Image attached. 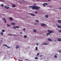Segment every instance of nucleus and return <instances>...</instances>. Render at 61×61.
<instances>
[{
	"label": "nucleus",
	"mask_w": 61,
	"mask_h": 61,
	"mask_svg": "<svg viewBox=\"0 0 61 61\" xmlns=\"http://www.w3.org/2000/svg\"><path fill=\"white\" fill-rule=\"evenodd\" d=\"M29 7H31L33 9H37L38 10H39L40 8V7L39 6H29Z\"/></svg>",
	"instance_id": "nucleus-1"
},
{
	"label": "nucleus",
	"mask_w": 61,
	"mask_h": 61,
	"mask_svg": "<svg viewBox=\"0 0 61 61\" xmlns=\"http://www.w3.org/2000/svg\"><path fill=\"white\" fill-rule=\"evenodd\" d=\"M48 32H49L47 33V35H46V36H48L49 35H50V34H51V33H53L54 32V31L50 30H48Z\"/></svg>",
	"instance_id": "nucleus-2"
},
{
	"label": "nucleus",
	"mask_w": 61,
	"mask_h": 61,
	"mask_svg": "<svg viewBox=\"0 0 61 61\" xmlns=\"http://www.w3.org/2000/svg\"><path fill=\"white\" fill-rule=\"evenodd\" d=\"M7 46V48H10V47L9 46H7V45H3V46Z\"/></svg>",
	"instance_id": "nucleus-3"
},
{
	"label": "nucleus",
	"mask_w": 61,
	"mask_h": 61,
	"mask_svg": "<svg viewBox=\"0 0 61 61\" xmlns=\"http://www.w3.org/2000/svg\"><path fill=\"white\" fill-rule=\"evenodd\" d=\"M41 26H46V24L44 23H43L41 24Z\"/></svg>",
	"instance_id": "nucleus-4"
},
{
	"label": "nucleus",
	"mask_w": 61,
	"mask_h": 61,
	"mask_svg": "<svg viewBox=\"0 0 61 61\" xmlns=\"http://www.w3.org/2000/svg\"><path fill=\"white\" fill-rule=\"evenodd\" d=\"M57 41H59V42H61V39L60 38H59L57 40Z\"/></svg>",
	"instance_id": "nucleus-5"
},
{
	"label": "nucleus",
	"mask_w": 61,
	"mask_h": 61,
	"mask_svg": "<svg viewBox=\"0 0 61 61\" xmlns=\"http://www.w3.org/2000/svg\"><path fill=\"white\" fill-rule=\"evenodd\" d=\"M3 19L5 23H6V20H5V18H3Z\"/></svg>",
	"instance_id": "nucleus-6"
},
{
	"label": "nucleus",
	"mask_w": 61,
	"mask_h": 61,
	"mask_svg": "<svg viewBox=\"0 0 61 61\" xmlns=\"http://www.w3.org/2000/svg\"><path fill=\"white\" fill-rule=\"evenodd\" d=\"M5 8H6L7 9H8V8H9V7H7V6H5Z\"/></svg>",
	"instance_id": "nucleus-7"
},
{
	"label": "nucleus",
	"mask_w": 61,
	"mask_h": 61,
	"mask_svg": "<svg viewBox=\"0 0 61 61\" xmlns=\"http://www.w3.org/2000/svg\"><path fill=\"white\" fill-rule=\"evenodd\" d=\"M9 19L11 21H12L13 20V18H12V17H10Z\"/></svg>",
	"instance_id": "nucleus-8"
},
{
	"label": "nucleus",
	"mask_w": 61,
	"mask_h": 61,
	"mask_svg": "<svg viewBox=\"0 0 61 61\" xmlns=\"http://www.w3.org/2000/svg\"><path fill=\"white\" fill-rule=\"evenodd\" d=\"M48 41H52L51 39L50 38H48Z\"/></svg>",
	"instance_id": "nucleus-9"
},
{
	"label": "nucleus",
	"mask_w": 61,
	"mask_h": 61,
	"mask_svg": "<svg viewBox=\"0 0 61 61\" xmlns=\"http://www.w3.org/2000/svg\"><path fill=\"white\" fill-rule=\"evenodd\" d=\"M16 6V5H15V4H13L12 5V7H15Z\"/></svg>",
	"instance_id": "nucleus-10"
},
{
	"label": "nucleus",
	"mask_w": 61,
	"mask_h": 61,
	"mask_svg": "<svg viewBox=\"0 0 61 61\" xmlns=\"http://www.w3.org/2000/svg\"><path fill=\"white\" fill-rule=\"evenodd\" d=\"M43 45H48V44L46 43H44L43 44Z\"/></svg>",
	"instance_id": "nucleus-11"
},
{
	"label": "nucleus",
	"mask_w": 61,
	"mask_h": 61,
	"mask_svg": "<svg viewBox=\"0 0 61 61\" xmlns=\"http://www.w3.org/2000/svg\"><path fill=\"white\" fill-rule=\"evenodd\" d=\"M56 26L58 28H61V26H60L59 25H57Z\"/></svg>",
	"instance_id": "nucleus-12"
},
{
	"label": "nucleus",
	"mask_w": 61,
	"mask_h": 61,
	"mask_svg": "<svg viewBox=\"0 0 61 61\" xmlns=\"http://www.w3.org/2000/svg\"><path fill=\"white\" fill-rule=\"evenodd\" d=\"M58 22L60 23H61V20H58Z\"/></svg>",
	"instance_id": "nucleus-13"
},
{
	"label": "nucleus",
	"mask_w": 61,
	"mask_h": 61,
	"mask_svg": "<svg viewBox=\"0 0 61 61\" xmlns=\"http://www.w3.org/2000/svg\"><path fill=\"white\" fill-rule=\"evenodd\" d=\"M19 46L17 45L16 46V49H17L18 48H19Z\"/></svg>",
	"instance_id": "nucleus-14"
},
{
	"label": "nucleus",
	"mask_w": 61,
	"mask_h": 61,
	"mask_svg": "<svg viewBox=\"0 0 61 61\" xmlns=\"http://www.w3.org/2000/svg\"><path fill=\"white\" fill-rule=\"evenodd\" d=\"M30 15H31V16H35V15L33 14H30Z\"/></svg>",
	"instance_id": "nucleus-15"
},
{
	"label": "nucleus",
	"mask_w": 61,
	"mask_h": 61,
	"mask_svg": "<svg viewBox=\"0 0 61 61\" xmlns=\"http://www.w3.org/2000/svg\"><path fill=\"white\" fill-rule=\"evenodd\" d=\"M45 17H46V18H48V15H46Z\"/></svg>",
	"instance_id": "nucleus-16"
},
{
	"label": "nucleus",
	"mask_w": 61,
	"mask_h": 61,
	"mask_svg": "<svg viewBox=\"0 0 61 61\" xmlns=\"http://www.w3.org/2000/svg\"><path fill=\"white\" fill-rule=\"evenodd\" d=\"M33 30H34V33H36V29H34Z\"/></svg>",
	"instance_id": "nucleus-17"
},
{
	"label": "nucleus",
	"mask_w": 61,
	"mask_h": 61,
	"mask_svg": "<svg viewBox=\"0 0 61 61\" xmlns=\"http://www.w3.org/2000/svg\"><path fill=\"white\" fill-rule=\"evenodd\" d=\"M35 50L37 51L38 50V48L37 47H36Z\"/></svg>",
	"instance_id": "nucleus-18"
},
{
	"label": "nucleus",
	"mask_w": 61,
	"mask_h": 61,
	"mask_svg": "<svg viewBox=\"0 0 61 61\" xmlns=\"http://www.w3.org/2000/svg\"><path fill=\"white\" fill-rule=\"evenodd\" d=\"M13 28L14 29H16V27L15 26H13Z\"/></svg>",
	"instance_id": "nucleus-19"
},
{
	"label": "nucleus",
	"mask_w": 61,
	"mask_h": 61,
	"mask_svg": "<svg viewBox=\"0 0 61 61\" xmlns=\"http://www.w3.org/2000/svg\"><path fill=\"white\" fill-rule=\"evenodd\" d=\"M54 57H55V58H57V56H56V55H55Z\"/></svg>",
	"instance_id": "nucleus-20"
},
{
	"label": "nucleus",
	"mask_w": 61,
	"mask_h": 61,
	"mask_svg": "<svg viewBox=\"0 0 61 61\" xmlns=\"http://www.w3.org/2000/svg\"><path fill=\"white\" fill-rule=\"evenodd\" d=\"M0 33L1 35H3V34H4V33H3V32H1Z\"/></svg>",
	"instance_id": "nucleus-21"
},
{
	"label": "nucleus",
	"mask_w": 61,
	"mask_h": 61,
	"mask_svg": "<svg viewBox=\"0 0 61 61\" xmlns=\"http://www.w3.org/2000/svg\"><path fill=\"white\" fill-rule=\"evenodd\" d=\"M11 24L12 25H14L15 24V23H14V22H12Z\"/></svg>",
	"instance_id": "nucleus-22"
},
{
	"label": "nucleus",
	"mask_w": 61,
	"mask_h": 61,
	"mask_svg": "<svg viewBox=\"0 0 61 61\" xmlns=\"http://www.w3.org/2000/svg\"><path fill=\"white\" fill-rule=\"evenodd\" d=\"M44 4L46 5H48V4H47V3H44Z\"/></svg>",
	"instance_id": "nucleus-23"
},
{
	"label": "nucleus",
	"mask_w": 61,
	"mask_h": 61,
	"mask_svg": "<svg viewBox=\"0 0 61 61\" xmlns=\"http://www.w3.org/2000/svg\"><path fill=\"white\" fill-rule=\"evenodd\" d=\"M35 59H38V58L36 57H35Z\"/></svg>",
	"instance_id": "nucleus-24"
},
{
	"label": "nucleus",
	"mask_w": 61,
	"mask_h": 61,
	"mask_svg": "<svg viewBox=\"0 0 61 61\" xmlns=\"http://www.w3.org/2000/svg\"><path fill=\"white\" fill-rule=\"evenodd\" d=\"M36 21L37 22H39V20H36Z\"/></svg>",
	"instance_id": "nucleus-25"
},
{
	"label": "nucleus",
	"mask_w": 61,
	"mask_h": 61,
	"mask_svg": "<svg viewBox=\"0 0 61 61\" xmlns=\"http://www.w3.org/2000/svg\"><path fill=\"white\" fill-rule=\"evenodd\" d=\"M34 12L36 14H37L38 13V12H37V11H34Z\"/></svg>",
	"instance_id": "nucleus-26"
},
{
	"label": "nucleus",
	"mask_w": 61,
	"mask_h": 61,
	"mask_svg": "<svg viewBox=\"0 0 61 61\" xmlns=\"http://www.w3.org/2000/svg\"><path fill=\"white\" fill-rule=\"evenodd\" d=\"M24 37L25 38H26V37H27V36H26L25 35L24 36Z\"/></svg>",
	"instance_id": "nucleus-27"
},
{
	"label": "nucleus",
	"mask_w": 61,
	"mask_h": 61,
	"mask_svg": "<svg viewBox=\"0 0 61 61\" xmlns=\"http://www.w3.org/2000/svg\"><path fill=\"white\" fill-rule=\"evenodd\" d=\"M1 6H2V7H4V5L3 4H1Z\"/></svg>",
	"instance_id": "nucleus-28"
},
{
	"label": "nucleus",
	"mask_w": 61,
	"mask_h": 61,
	"mask_svg": "<svg viewBox=\"0 0 61 61\" xmlns=\"http://www.w3.org/2000/svg\"><path fill=\"white\" fill-rule=\"evenodd\" d=\"M2 32H5V30H2Z\"/></svg>",
	"instance_id": "nucleus-29"
},
{
	"label": "nucleus",
	"mask_w": 61,
	"mask_h": 61,
	"mask_svg": "<svg viewBox=\"0 0 61 61\" xmlns=\"http://www.w3.org/2000/svg\"><path fill=\"white\" fill-rule=\"evenodd\" d=\"M43 6H46V5L45 4H43Z\"/></svg>",
	"instance_id": "nucleus-30"
},
{
	"label": "nucleus",
	"mask_w": 61,
	"mask_h": 61,
	"mask_svg": "<svg viewBox=\"0 0 61 61\" xmlns=\"http://www.w3.org/2000/svg\"><path fill=\"white\" fill-rule=\"evenodd\" d=\"M60 51H59V53H61V49H60Z\"/></svg>",
	"instance_id": "nucleus-31"
},
{
	"label": "nucleus",
	"mask_w": 61,
	"mask_h": 61,
	"mask_svg": "<svg viewBox=\"0 0 61 61\" xmlns=\"http://www.w3.org/2000/svg\"><path fill=\"white\" fill-rule=\"evenodd\" d=\"M16 28H19V27L18 26H16Z\"/></svg>",
	"instance_id": "nucleus-32"
},
{
	"label": "nucleus",
	"mask_w": 61,
	"mask_h": 61,
	"mask_svg": "<svg viewBox=\"0 0 61 61\" xmlns=\"http://www.w3.org/2000/svg\"><path fill=\"white\" fill-rule=\"evenodd\" d=\"M23 30L24 31H25V28H24L23 29Z\"/></svg>",
	"instance_id": "nucleus-33"
},
{
	"label": "nucleus",
	"mask_w": 61,
	"mask_h": 61,
	"mask_svg": "<svg viewBox=\"0 0 61 61\" xmlns=\"http://www.w3.org/2000/svg\"><path fill=\"white\" fill-rule=\"evenodd\" d=\"M15 34H12V36H15Z\"/></svg>",
	"instance_id": "nucleus-34"
},
{
	"label": "nucleus",
	"mask_w": 61,
	"mask_h": 61,
	"mask_svg": "<svg viewBox=\"0 0 61 61\" xmlns=\"http://www.w3.org/2000/svg\"><path fill=\"white\" fill-rule=\"evenodd\" d=\"M7 26H10L8 24H7Z\"/></svg>",
	"instance_id": "nucleus-35"
},
{
	"label": "nucleus",
	"mask_w": 61,
	"mask_h": 61,
	"mask_svg": "<svg viewBox=\"0 0 61 61\" xmlns=\"http://www.w3.org/2000/svg\"><path fill=\"white\" fill-rule=\"evenodd\" d=\"M39 55V53H38L37 54V56H38Z\"/></svg>",
	"instance_id": "nucleus-36"
},
{
	"label": "nucleus",
	"mask_w": 61,
	"mask_h": 61,
	"mask_svg": "<svg viewBox=\"0 0 61 61\" xmlns=\"http://www.w3.org/2000/svg\"><path fill=\"white\" fill-rule=\"evenodd\" d=\"M49 6H51V7H52V6H47V7H49Z\"/></svg>",
	"instance_id": "nucleus-37"
},
{
	"label": "nucleus",
	"mask_w": 61,
	"mask_h": 61,
	"mask_svg": "<svg viewBox=\"0 0 61 61\" xmlns=\"http://www.w3.org/2000/svg\"><path fill=\"white\" fill-rule=\"evenodd\" d=\"M59 32H60V33H61V30H59Z\"/></svg>",
	"instance_id": "nucleus-38"
},
{
	"label": "nucleus",
	"mask_w": 61,
	"mask_h": 61,
	"mask_svg": "<svg viewBox=\"0 0 61 61\" xmlns=\"http://www.w3.org/2000/svg\"><path fill=\"white\" fill-rule=\"evenodd\" d=\"M20 34H23V33H22L21 32H20Z\"/></svg>",
	"instance_id": "nucleus-39"
},
{
	"label": "nucleus",
	"mask_w": 61,
	"mask_h": 61,
	"mask_svg": "<svg viewBox=\"0 0 61 61\" xmlns=\"http://www.w3.org/2000/svg\"><path fill=\"white\" fill-rule=\"evenodd\" d=\"M34 25H37V24H36V23H35L34 24Z\"/></svg>",
	"instance_id": "nucleus-40"
},
{
	"label": "nucleus",
	"mask_w": 61,
	"mask_h": 61,
	"mask_svg": "<svg viewBox=\"0 0 61 61\" xmlns=\"http://www.w3.org/2000/svg\"><path fill=\"white\" fill-rule=\"evenodd\" d=\"M58 8V9H61V7L59 8Z\"/></svg>",
	"instance_id": "nucleus-41"
},
{
	"label": "nucleus",
	"mask_w": 61,
	"mask_h": 61,
	"mask_svg": "<svg viewBox=\"0 0 61 61\" xmlns=\"http://www.w3.org/2000/svg\"><path fill=\"white\" fill-rule=\"evenodd\" d=\"M42 59H43V58H41L40 59V60H42Z\"/></svg>",
	"instance_id": "nucleus-42"
},
{
	"label": "nucleus",
	"mask_w": 61,
	"mask_h": 61,
	"mask_svg": "<svg viewBox=\"0 0 61 61\" xmlns=\"http://www.w3.org/2000/svg\"><path fill=\"white\" fill-rule=\"evenodd\" d=\"M36 44H37V46H38V43H36Z\"/></svg>",
	"instance_id": "nucleus-43"
},
{
	"label": "nucleus",
	"mask_w": 61,
	"mask_h": 61,
	"mask_svg": "<svg viewBox=\"0 0 61 61\" xmlns=\"http://www.w3.org/2000/svg\"><path fill=\"white\" fill-rule=\"evenodd\" d=\"M41 56H42V55H40V57H41Z\"/></svg>",
	"instance_id": "nucleus-44"
},
{
	"label": "nucleus",
	"mask_w": 61,
	"mask_h": 61,
	"mask_svg": "<svg viewBox=\"0 0 61 61\" xmlns=\"http://www.w3.org/2000/svg\"><path fill=\"white\" fill-rule=\"evenodd\" d=\"M48 1H50L51 0H48Z\"/></svg>",
	"instance_id": "nucleus-45"
},
{
	"label": "nucleus",
	"mask_w": 61,
	"mask_h": 61,
	"mask_svg": "<svg viewBox=\"0 0 61 61\" xmlns=\"http://www.w3.org/2000/svg\"><path fill=\"white\" fill-rule=\"evenodd\" d=\"M25 60H27V61H28V60H27V59H26Z\"/></svg>",
	"instance_id": "nucleus-46"
},
{
	"label": "nucleus",
	"mask_w": 61,
	"mask_h": 61,
	"mask_svg": "<svg viewBox=\"0 0 61 61\" xmlns=\"http://www.w3.org/2000/svg\"><path fill=\"white\" fill-rule=\"evenodd\" d=\"M10 36H12V35L10 34Z\"/></svg>",
	"instance_id": "nucleus-47"
},
{
	"label": "nucleus",
	"mask_w": 61,
	"mask_h": 61,
	"mask_svg": "<svg viewBox=\"0 0 61 61\" xmlns=\"http://www.w3.org/2000/svg\"><path fill=\"white\" fill-rule=\"evenodd\" d=\"M54 41H55V42H56V40H54Z\"/></svg>",
	"instance_id": "nucleus-48"
},
{
	"label": "nucleus",
	"mask_w": 61,
	"mask_h": 61,
	"mask_svg": "<svg viewBox=\"0 0 61 61\" xmlns=\"http://www.w3.org/2000/svg\"><path fill=\"white\" fill-rule=\"evenodd\" d=\"M36 1H39V0H36Z\"/></svg>",
	"instance_id": "nucleus-49"
},
{
	"label": "nucleus",
	"mask_w": 61,
	"mask_h": 61,
	"mask_svg": "<svg viewBox=\"0 0 61 61\" xmlns=\"http://www.w3.org/2000/svg\"><path fill=\"white\" fill-rule=\"evenodd\" d=\"M10 34H8V35H9V36H10Z\"/></svg>",
	"instance_id": "nucleus-50"
},
{
	"label": "nucleus",
	"mask_w": 61,
	"mask_h": 61,
	"mask_svg": "<svg viewBox=\"0 0 61 61\" xmlns=\"http://www.w3.org/2000/svg\"><path fill=\"white\" fill-rule=\"evenodd\" d=\"M55 55H57V54H56Z\"/></svg>",
	"instance_id": "nucleus-51"
},
{
	"label": "nucleus",
	"mask_w": 61,
	"mask_h": 61,
	"mask_svg": "<svg viewBox=\"0 0 61 61\" xmlns=\"http://www.w3.org/2000/svg\"><path fill=\"white\" fill-rule=\"evenodd\" d=\"M19 61H21V60H18Z\"/></svg>",
	"instance_id": "nucleus-52"
},
{
	"label": "nucleus",
	"mask_w": 61,
	"mask_h": 61,
	"mask_svg": "<svg viewBox=\"0 0 61 61\" xmlns=\"http://www.w3.org/2000/svg\"><path fill=\"white\" fill-rule=\"evenodd\" d=\"M34 5H36V4H34Z\"/></svg>",
	"instance_id": "nucleus-53"
},
{
	"label": "nucleus",
	"mask_w": 61,
	"mask_h": 61,
	"mask_svg": "<svg viewBox=\"0 0 61 61\" xmlns=\"http://www.w3.org/2000/svg\"><path fill=\"white\" fill-rule=\"evenodd\" d=\"M23 0V1H24V0Z\"/></svg>",
	"instance_id": "nucleus-54"
},
{
	"label": "nucleus",
	"mask_w": 61,
	"mask_h": 61,
	"mask_svg": "<svg viewBox=\"0 0 61 61\" xmlns=\"http://www.w3.org/2000/svg\"><path fill=\"white\" fill-rule=\"evenodd\" d=\"M0 44H1V43H0Z\"/></svg>",
	"instance_id": "nucleus-55"
}]
</instances>
